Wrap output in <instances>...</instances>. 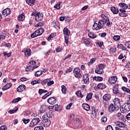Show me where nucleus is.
<instances>
[{
    "instance_id": "e2e57ef3",
    "label": "nucleus",
    "mask_w": 130,
    "mask_h": 130,
    "mask_svg": "<svg viewBox=\"0 0 130 130\" xmlns=\"http://www.w3.org/2000/svg\"><path fill=\"white\" fill-rule=\"evenodd\" d=\"M30 84H31V85H36V84H40V83L38 82V81L36 80H34L33 81H31Z\"/></svg>"
},
{
    "instance_id": "e433bc0d",
    "label": "nucleus",
    "mask_w": 130,
    "mask_h": 130,
    "mask_svg": "<svg viewBox=\"0 0 130 130\" xmlns=\"http://www.w3.org/2000/svg\"><path fill=\"white\" fill-rule=\"evenodd\" d=\"M26 3L29 6L35 4V0H26Z\"/></svg>"
},
{
    "instance_id": "9d476101",
    "label": "nucleus",
    "mask_w": 130,
    "mask_h": 130,
    "mask_svg": "<svg viewBox=\"0 0 130 130\" xmlns=\"http://www.w3.org/2000/svg\"><path fill=\"white\" fill-rule=\"evenodd\" d=\"M115 125H116V126H118V127H120L121 128H124L126 126V124L125 123H124L123 122H120L118 121H117L114 122Z\"/></svg>"
},
{
    "instance_id": "774afa93",
    "label": "nucleus",
    "mask_w": 130,
    "mask_h": 130,
    "mask_svg": "<svg viewBox=\"0 0 130 130\" xmlns=\"http://www.w3.org/2000/svg\"><path fill=\"white\" fill-rule=\"evenodd\" d=\"M126 68H127V69H128V70H130V62L129 61H128L127 62Z\"/></svg>"
},
{
    "instance_id": "58836bf2",
    "label": "nucleus",
    "mask_w": 130,
    "mask_h": 130,
    "mask_svg": "<svg viewBox=\"0 0 130 130\" xmlns=\"http://www.w3.org/2000/svg\"><path fill=\"white\" fill-rule=\"evenodd\" d=\"M61 91L63 94H67V87H66V86L62 85L61 86Z\"/></svg>"
},
{
    "instance_id": "4c0bfd02",
    "label": "nucleus",
    "mask_w": 130,
    "mask_h": 130,
    "mask_svg": "<svg viewBox=\"0 0 130 130\" xmlns=\"http://www.w3.org/2000/svg\"><path fill=\"white\" fill-rule=\"evenodd\" d=\"M117 47L119 49H121L122 50H126V48L124 47L123 45L122 44L118 45Z\"/></svg>"
},
{
    "instance_id": "f704fd0d",
    "label": "nucleus",
    "mask_w": 130,
    "mask_h": 130,
    "mask_svg": "<svg viewBox=\"0 0 130 130\" xmlns=\"http://www.w3.org/2000/svg\"><path fill=\"white\" fill-rule=\"evenodd\" d=\"M76 95L78 97V98H83V96L82 95V92L79 90L76 92Z\"/></svg>"
},
{
    "instance_id": "f03ea898",
    "label": "nucleus",
    "mask_w": 130,
    "mask_h": 130,
    "mask_svg": "<svg viewBox=\"0 0 130 130\" xmlns=\"http://www.w3.org/2000/svg\"><path fill=\"white\" fill-rule=\"evenodd\" d=\"M31 16H35V20L37 22H40V21L43 20V14L37 12V11H35L32 12Z\"/></svg>"
},
{
    "instance_id": "a19ab883",
    "label": "nucleus",
    "mask_w": 130,
    "mask_h": 130,
    "mask_svg": "<svg viewBox=\"0 0 130 130\" xmlns=\"http://www.w3.org/2000/svg\"><path fill=\"white\" fill-rule=\"evenodd\" d=\"M18 107H16L13 110L9 111V113H10L11 114H13V113H15V112H17V110H18Z\"/></svg>"
},
{
    "instance_id": "bf43d9fd",
    "label": "nucleus",
    "mask_w": 130,
    "mask_h": 130,
    "mask_svg": "<svg viewBox=\"0 0 130 130\" xmlns=\"http://www.w3.org/2000/svg\"><path fill=\"white\" fill-rule=\"evenodd\" d=\"M107 35V34L106 32H103L102 34H101L99 35V36H101V37H102L103 38L105 37Z\"/></svg>"
},
{
    "instance_id": "6e6d98bb",
    "label": "nucleus",
    "mask_w": 130,
    "mask_h": 130,
    "mask_svg": "<svg viewBox=\"0 0 130 130\" xmlns=\"http://www.w3.org/2000/svg\"><path fill=\"white\" fill-rule=\"evenodd\" d=\"M53 84H54V82L53 81H50L49 79L47 83L48 86H51V85H53Z\"/></svg>"
},
{
    "instance_id": "aec40b11",
    "label": "nucleus",
    "mask_w": 130,
    "mask_h": 130,
    "mask_svg": "<svg viewBox=\"0 0 130 130\" xmlns=\"http://www.w3.org/2000/svg\"><path fill=\"white\" fill-rule=\"evenodd\" d=\"M26 89V86L24 85H21L17 88V92H23L24 90Z\"/></svg>"
},
{
    "instance_id": "0eeeda50",
    "label": "nucleus",
    "mask_w": 130,
    "mask_h": 130,
    "mask_svg": "<svg viewBox=\"0 0 130 130\" xmlns=\"http://www.w3.org/2000/svg\"><path fill=\"white\" fill-rule=\"evenodd\" d=\"M121 108V110H122L123 112L128 111V110H130V103H124V105L122 106Z\"/></svg>"
},
{
    "instance_id": "bb28decb",
    "label": "nucleus",
    "mask_w": 130,
    "mask_h": 130,
    "mask_svg": "<svg viewBox=\"0 0 130 130\" xmlns=\"http://www.w3.org/2000/svg\"><path fill=\"white\" fill-rule=\"evenodd\" d=\"M63 32L64 35L68 36L71 34V31H70V30H69V28H68V27L64 28L63 29Z\"/></svg>"
},
{
    "instance_id": "864d4df0",
    "label": "nucleus",
    "mask_w": 130,
    "mask_h": 130,
    "mask_svg": "<svg viewBox=\"0 0 130 130\" xmlns=\"http://www.w3.org/2000/svg\"><path fill=\"white\" fill-rule=\"evenodd\" d=\"M95 79H96V81H98V82L103 81V78L102 77L99 76L98 77H95Z\"/></svg>"
},
{
    "instance_id": "5fc2aeb1",
    "label": "nucleus",
    "mask_w": 130,
    "mask_h": 130,
    "mask_svg": "<svg viewBox=\"0 0 130 130\" xmlns=\"http://www.w3.org/2000/svg\"><path fill=\"white\" fill-rule=\"evenodd\" d=\"M25 71L26 72H31V71L33 70H32V68L30 67V66H27L25 68Z\"/></svg>"
},
{
    "instance_id": "680f3d73",
    "label": "nucleus",
    "mask_w": 130,
    "mask_h": 130,
    "mask_svg": "<svg viewBox=\"0 0 130 130\" xmlns=\"http://www.w3.org/2000/svg\"><path fill=\"white\" fill-rule=\"evenodd\" d=\"M119 15L120 17H126V14L124 13H119Z\"/></svg>"
},
{
    "instance_id": "6e6552de",
    "label": "nucleus",
    "mask_w": 130,
    "mask_h": 130,
    "mask_svg": "<svg viewBox=\"0 0 130 130\" xmlns=\"http://www.w3.org/2000/svg\"><path fill=\"white\" fill-rule=\"evenodd\" d=\"M117 110H119V108L115 105H113V104H110V106L109 107V112H113V111H117Z\"/></svg>"
},
{
    "instance_id": "ea45409f",
    "label": "nucleus",
    "mask_w": 130,
    "mask_h": 130,
    "mask_svg": "<svg viewBox=\"0 0 130 130\" xmlns=\"http://www.w3.org/2000/svg\"><path fill=\"white\" fill-rule=\"evenodd\" d=\"M97 116V112L95 110H93L91 113V117L92 118H95Z\"/></svg>"
},
{
    "instance_id": "b1692460",
    "label": "nucleus",
    "mask_w": 130,
    "mask_h": 130,
    "mask_svg": "<svg viewBox=\"0 0 130 130\" xmlns=\"http://www.w3.org/2000/svg\"><path fill=\"white\" fill-rule=\"evenodd\" d=\"M111 11H112V13L115 14H118V12H119L118 9L115 7H112L111 8Z\"/></svg>"
},
{
    "instance_id": "6ab92c4d",
    "label": "nucleus",
    "mask_w": 130,
    "mask_h": 130,
    "mask_svg": "<svg viewBox=\"0 0 130 130\" xmlns=\"http://www.w3.org/2000/svg\"><path fill=\"white\" fill-rule=\"evenodd\" d=\"M83 43L85 44V45H90L91 44V41H90V39H88L86 38H83L82 39Z\"/></svg>"
},
{
    "instance_id": "c9c22d12",
    "label": "nucleus",
    "mask_w": 130,
    "mask_h": 130,
    "mask_svg": "<svg viewBox=\"0 0 130 130\" xmlns=\"http://www.w3.org/2000/svg\"><path fill=\"white\" fill-rule=\"evenodd\" d=\"M47 92H48V91L45 89H40L39 90V95H42V94H44V93H47Z\"/></svg>"
},
{
    "instance_id": "13d9d810",
    "label": "nucleus",
    "mask_w": 130,
    "mask_h": 130,
    "mask_svg": "<svg viewBox=\"0 0 130 130\" xmlns=\"http://www.w3.org/2000/svg\"><path fill=\"white\" fill-rule=\"evenodd\" d=\"M71 72H73V69L71 68H69L67 70L66 72V74H69V73H71Z\"/></svg>"
},
{
    "instance_id": "09e8293b",
    "label": "nucleus",
    "mask_w": 130,
    "mask_h": 130,
    "mask_svg": "<svg viewBox=\"0 0 130 130\" xmlns=\"http://www.w3.org/2000/svg\"><path fill=\"white\" fill-rule=\"evenodd\" d=\"M110 52H112V53L116 52V48L114 47H112L110 49Z\"/></svg>"
},
{
    "instance_id": "a211bd4d",
    "label": "nucleus",
    "mask_w": 130,
    "mask_h": 130,
    "mask_svg": "<svg viewBox=\"0 0 130 130\" xmlns=\"http://www.w3.org/2000/svg\"><path fill=\"white\" fill-rule=\"evenodd\" d=\"M106 88V85L103 83H100L98 85L97 87H94V89H100V90H103V89H105Z\"/></svg>"
},
{
    "instance_id": "de8ad7c7",
    "label": "nucleus",
    "mask_w": 130,
    "mask_h": 130,
    "mask_svg": "<svg viewBox=\"0 0 130 130\" xmlns=\"http://www.w3.org/2000/svg\"><path fill=\"white\" fill-rule=\"evenodd\" d=\"M113 38L115 41H118L120 39V37L119 36H114Z\"/></svg>"
},
{
    "instance_id": "2eb2a0df",
    "label": "nucleus",
    "mask_w": 130,
    "mask_h": 130,
    "mask_svg": "<svg viewBox=\"0 0 130 130\" xmlns=\"http://www.w3.org/2000/svg\"><path fill=\"white\" fill-rule=\"evenodd\" d=\"M83 82H84L85 84L89 83V74H86L83 75Z\"/></svg>"
},
{
    "instance_id": "393cba45",
    "label": "nucleus",
    "mask_w": 130,
    "mask_h": 130,
    "mask_svg": "<svg viewBox=\"0 0 130 130\" xmlns=\"http://www.w3.org/2000/svg\"><path fill=\"white\" fill-rule=\"evenodd\" d=\"M82 108L86 111H89V110H90V106L88 105V104H83L82 105Z\"/></svg>"
},
{
    "instance_id": "412c9836",
    "label": "nucleus",
    "mask_w": 130,
    "mask_h": 130,
    "mask_svg": "<svg viewBox=\"0 0 130 130\" xmlns=\"http://www.w3.org/2000/svg\"><path fill=\"white\" fill-rule=\"evenodd\" d=\"M25 56L26 57H29L31 55V50L30 49H26L24 51Z\"/></svg>"
},
{
    "instance_id": "0e129e2a",
    "label": "nucleus",
    "mask_w": 130,
    "mask_h": 130,
    "mask_svg": "<svg viewBox=\"0 0 130 130\" xmlns=\"http://www.w3.org/2000/svg\"><path fill=\"white\" fill-rule=\"evenodd\" d=\"M64 40H65V43L66 44H69V37H64Z\"/></svg>"
},
{
    "instance_id": "39448f33",
    "label": "nucleus",
    "mask_w": 130,
    "mask_h": 130,
    "mask_svg": "<svg viewBox=\"0 0 130 130\" xmlns=\"http://www.w3.org/2000/svg\"><path fill=\"white\" fill-rule=\"evenodd\" d=\"M103 69H104V64H101L96 69H95V73L100 75L103 74V73H104V71H103Z\"/></svg>"
},
{
    "instance_id": "4468645a",
    "label": "nucleus",
    "mask_w": 130,
    "mask_h": 130,
    "mask_svg": "<svg viewBox=\"0 0 130 130\" xmlns=\"http://www.w3.org/2000/svg\"><path fill=\"white\" fill-rule=\"evenodd\" d=\"M47 102L48 103H49V104L53 105L56 103V100L55 98L51 97L49 98V99L47 100Z\"/></svg>"
},
{
    "instance_id": "69168bd1",
    "label": "nucleus",
    "mask_w": 130,
    "mask_h": 130,
    "mask_svg": "<svg viewBox=\"0 0 130 130\" xmlns=\"http://www.w3.org/2000/svg\"><path fill=\"white\" fill-rule=\"evenodd\" d=\"M107 130H113L112 126L109 125L107 126Z\"/></svg>"
},
{
    "instance_id": "f8f14e48",
    "label": "nucleus",
    "mask_w": 130,
    "mask_h": 130,
    "mask_svg": "<svg viewBox=\"0 0 130 130\" xmlns=\"http://www.w3.org/2000/svg\"><path fill=\"white\" fill-rule=\"evenodd\" d=\"M102 18H103V19H104L105 23H106L108 27H110L111 24H110L109 18H108V17H107V16H105V15L103 14L102 15Z\"/></svg>"
},
{
    "instance_id": "37998d69",
    "label": "nucleus",
    "mask_w": 130,
    "mask_h": 130,
    "mask_svg": "<svg viewBox=\"0 0 130 130\" xmlns=\"http://www.w3.org/2000/svg\"><path fill=\"white\" fill-rule=\"evenodd\" d=\"M101 122L103 123H106V121H107V117H105V116H103L101 119Z\"/></svg>"
},
{
    "instance_id": "c756f323",
    "label": "nucleus",
    "mask_w": 130,
    "mask_h": 130,
    "mask_svg": "<svg viewBox=\"0 0 130 130\" xmlns=\"http://www.w3.org/2000/svg\"><path fill=\"white\" fill-rule=\"evenodd\" d=\"M48 117H50V115H49V112L45 113L43 116V120L45 119H48Z\"/></svg>"
},
{
    "instance_id": "f257e3e1",
    "label": "nucleus",
    "mask_w": 130,
    "mask_h": 130,
    "mask_svg": "<svg viewBox=\"0 0 130 130\" xmlns=\"http://www.w3.org/2000/svg\"><path fill=\"white\" fill-rule=\"evenodd\" d=\"M104 25H105V21L104 19H101L98 22V23H94L92 29L93 30H96L97 31L102 29V28H103Z\"/></svg>"
},
{
    "instance_id": "4d7b16f0",
    "label": "nucleus",
    "mask_w": 130,
    "mask_h": 130,
    "mask_svg": "<svg viewBox=\"0 0 130 130\" xmlns=\"http://www.w3.org/2000/svg\"><path fill=\"white\" fill-rule=\"evenodd\" d=\"M73 105V103H70L69 105L66 106V109H71V107Z\"/></svg>"
},
{
    "instance_id": "8fccbe9b",
    "label": "nucleus",
    "mask_w": 130,
    "mask_h": 130,
    "mask_svg": "<svg viewBox=\"0 0 130 130\" xmlns=\"http://www.w3.org/2000/svg\"><path fill=\"white\" fill-rule=\"evenodd\" d=\"M22 121H23V122H24V123H25V124H27V123H28L29 122V121H30V119L23 118V119H22Z\"/></svg>"
},
{
    "instance_id": "20e7f679",
    "label": "nucleus",
    "mask_w": 130,
    "mask_h": 130,
    "mask_svg": "<svg viewBox=\"0 0 130 130\" xmlns=\"http://www.w3.org/2000/svg\"><path fill=\"white\" fill-rule=\"evenodd\" d=\"M40 122V119L38 117H36L32 119V121L29 124V127H34L36 124Z\"/></svg>"
},
{
    "instance_id": "dca6fc26",
    "label": "nucleus",
    "mask_w": 130,
    "mask_h": 130,
    "mask_svg": "<svg viewBox=\"0 0 130 130\" xmlns=\"http://www.w3.org/2000/svg\"><path fill=\"white\" fill-rule=\"evenodd\" d=\"M113 101L115 106H116L120 109L121 106H120V101H119V99L115 98Z\"/></svg>"
},
{
    "instance_id": "72a5a7b5",
    "label": "nucleus",
    "mask_w": 130,
    "mask_h": 130,
    "mask_svg": "<svg viewBox=\"0 0 130 130\" xmlns=\"http://www.w3.org/2000/svg\"><path fill=\"white\" fill-rule=\"evenodd\" d=\"M61 2H58L54 6V9H56V10H60V5Z\"/></svg>"
},
{
    "instance_id": "3c124183",
    "label": "nucleus",
    "mask_w": 130,
    "mask_h": 130,
    "mask_svg": "<svg viewBox=\"0 0 130 130\" xmlns=\"http://www.w3.org/2000/svg\"><path fill=\"white\" fill-rule=\"evenodd\" d=\"M49 80V79H45L44 80H43V81H41V82H39L40 84H42V85H43V84H48V81Z\"/></svg>"
},
{
    "instance_id": "79ce46f5",
    "label": "nucleus",
    "mask_w": 130,
    "mask_h": 130,
    "mask_svg": "<svg viewBox=\"0 0 130 130\" xmlns=\"http://www.w3.org/2000/svg\"><path fill=\"white\" fill-rule=\"evenodd\" d=\"M22 100V98H17L16 99H14L12 101V103H16V102H19V101H21Z\"/></svg>"
},
{
    "instance_id": "052dcab7",
    "label": "nucleus",
    "mask_w": 130,
    "mask_h": 130,
    "mask_svg": "<svg viewBox=\"0 0 130 130\" xmlns=\"http://www.w3.org/2000/svg\"><path fill=\"white\" fill-rule=\"evenodd\" d=\"M7 126L6 125H2L0 127V130H7Z\"/></svg>"
},
{
    "instance_id": "f3484780",
    "label": "nucleus",
    "mask_w": 130,
    "mask_h": 130,
    "mask_svg": "<svg viewBox=\"0 0 130 130\" xmlns=\"http://www.w3.org/2000/svg\"><path fill=\"white\" fill-rule=\"evenodd\" d=\"M43 122L44 124V126L46 127H47L48 126H49V125H50V124L51 123V121H50V119H47L43 120Z\"/></svg>"
},
{
    "instance_id": "c85d7f7f",
    "label": "nucleus",
    "mask_w": 130,
    "mask_h": 130,
    "mask_svg": "<svg viewBox=\"0 0 130 130\" xmlns=\"http://www.w3.org/2000/svg\"><path fill=\"white\" fill-rule=\"evenodd\" d=\"M12 87V84L11 83H7L3 88V90L6 91V90H8V89H10Z\"/></svg>"
},
{
    "instance_id": "c03bdc74",
    "label": "nucleus",
    "mask_w": 130,
    "mask_h": 130,
    "mask_svg": "<svg viewBox=\"0 0 130 130\" xmlns=\"http://www.w3.org/2000/svg\"><path fill=\"white\" fill-rule=\"evenodd\" d=\"M124 45L126 48L129 49H130V41L125 42L124 43Z\"/></svg>"
},
{
    "instance_id": "ddd939ff",
    "label": "nucleus",
    "mask_w": 130,
    "mask_h": 130,
    "mask_svg": "<svg viewBox=\"0 0 130 130\" xmlns=\"http://www.w3.org/2000/svg\"><path fill=\"white\" fill-rule=\"evenodd\" d=\"M113 91L114 94L116 95H119L120 97H121L122 96V94H121L120 92H119V90H118V88L117 86H114L113 87Z\"/></svg>"
},
{
    "instance_id": "9b49d317",
    "label": "nucleus",
    "mask_w": 130,
    "mask_h": 130,
    "mask_svg": "<svg viewBox=\"0 0 130 130\" xmlns=\"http://www.w3.org/2000/svg\"><path fill=\"white\" fill-rule=\"evenodd\" d=\"M2 14L4 17H7V16H9V15L11 14V9H10L9 8L4 9L2 11Z\"/></svg>"
},
{
    "instance_id": "7ed1b4c3",
    "label": "nucleus",
    "mask_w": 130,
    "mask_h": 130,
    "mask_svg": "<svg viewBox=\"0 0 130 130\" xmlns=\"http://www.w3.org/2000/svg\"><path fill=\"white\" fill-rule=\"evenodd\" d=\"M44 32V28L41 27L36 30L34 33H32L30 37L31 38H35V37H37V36H40V35H42V34Z\"/></svg>"
},
{
    "instance_id": "a878e982",
    "label": "nucleus",
    "mask_w": 130,
    "mask_h": 130,
    "mask_svg": "<svg viewBox=\"0 0 130 130\" xmlns=\"http://www.w3.org/2000/svg\"><path fill=\"white\" fill-rule=\"evenodd\" d=\"M88 37L91 39H95L97 37V35L94 34V32H90L88 34Z\"/></svg>"
},
{
    "instance_id": "1a4fd4ad",
    "label": "nucleus",
    "mask_w": 130,
    "mask_h": 130,
    "mask_svg": "<svg viewBox=\"0 0 130 130\" xmlns=\"http://www.w3.org/2000/svg\"><path fill=\"white\" fill-rule=\"evenodd\" d=\"M117 81V77L116 76L111 77L108 79V82L109 84L112 85L113 84H115Z\"/></svg>"
},
{
    "instance_id": "603ef678",
    "label": "nucleus",
    "mask_w": 130,
    "mask_h": 130,
    "mask_svg": "<svg viewBox=\"0 0 130 130\" xmlns=\"http://www.w3.org/2000/svg\"><path fill=\"white\" fill-rule=\"evenodd\" d=\"M4 54L5 56H7V57H10V56H11L12 53H8V52H4Z\"/></svg>"
},
{
    "instance_id": "49530a36",
    "label": "nucleus",
    "mask_w": 130,
    "mask_h": 130,
    "mask_svg": "<svg viewBox=\"0 0 130 130\" xmlns=\"http://www.w3.org/2000/svg\"><path fill=\"white\" fill-rule=\"evenodd\" d=\"M44 129V128L42 126H38L37 127H35L34 128V130H43Z\"/></svg>"
},
{
    "instance_id": "cd10ccee",
    "label": "nucleus",
    "mask_w": 130,
    "mask_h": 130,
    "mask_svg": "<svg viewBox=\"0 0 130 130\" xmlns=\"http://www.w3.org/2000/svg\"><path fill=\"white\" fill-rule=\"evenodd\" d=\"M24 15V14L22 13L18 16L17 19L18 21H24L25 20V15Z\"/></svg>"
},
{
    "instance_id": "423d86ee",
    "label": "nucleus",
    "mask_w": 130,
    "mask_h": 130,
    "mask_svg": "<svg viewBox=\"0 0 130 130\" xmlns=\"http://www.w3.org/2000/svg\"><path fill=\"white\" fill-rule=\"evenodd\" d=\"M73 72L76 78H77V79H81L82 74H81V70H80V69L75 68L74 69Z\"/></svg>"
},
{
    "instance_id": "5701e85b",
    "label": "nucleus",
    "mask_w": 130,
    "mask_h": 130,
    "mask_svg": "<svg viewBox=\"0 0 130 130\" xmlns=\"http://www.w3.org/2000/svg\"><path fill=\"white\" fill-rule=\"evenodd\" d=\"M103 98L105 101H109L111 98V96L109 94H106L103 96Z\"/></svg>"
},
{
    "instance_id": "338daca9",
    "label": "nucleus",
    "mask_w": 130,
    "mask_h": 130,
    "mask_svg": "<svg viewBox=\"0 0 130 130\" xmlns=\"http://www.w3.org/2000/svg\"><path fill=\"white\" fill-rule=\"evenodd\" d=\"M126 118L127 120H130V113H128L126 115Z\"/></svg>"
},
{
    "instance_id": "7c9ffc66",
    "label": "nucleus",
    "mask_w": 130,
    "mask_h": 130,
    "mask_svg": "<svg viewBox=\"0 0 130 130\" xmlns=\"http://www.w3.org/2000/svg\"><path fill=\"white\" fill-rule=\"evenodd\" d=\"M35 64H36V61L35 60L30 61L28 62V66L29 68H31V69L32 67L35 66Z\"/></svg>"
},
{
    "instance_id": "a18cd8bd",
    "label": "nucleus",
    "mask_w": 130,
    "mask_h": 130,
    "mask_svg": "<svg viewBox=\"0 0 130 130\" xmlns=\"http://www.w3.org/2000/svg\"><path fill=\"white\" fill-rule=\"evenodd\" d=\"M43 74L42 71H38L35 73V77H39Z\"/></svg>"
},
{
    "instance_id": "4be33fe9",
    "label": "nucleus",
    "mask_w": 130,
    "mask_h": 130,
    "mask_svg": "<svg viewBox=\"0 0 130 130\" xmlns=\"http://www.w3.org/2000/svg\"><path fill=\"white\" fill-rule=\"evenodd\" d=\"M119 7L124 10H127V9H128V6H127V5L123 3L119 4Z\"/></svg>"
},
{
    "instance_id": "2f4dec72",
    "label": "nucleus",
    "mask_w": 130,
    "mask_h": 130,
    "mask_svg": "<svg viewBox=\"0 0 130 130\" xmlns=\"http://www.w3.org/2000/svg\"><path fill=\"white\" fill-rule=\"evenodd\" d=\"M92 96H93V93L90 92L86 96V101H89L92 99Z\"/></svg>"
},
{
    "instance_id": "473e14b6",
    "label": "nucleus",
    "mask_w": 130,
    "mask_h": 130,
    "mask_svg": "<svg viewBox=\"0 0 130 130\" xmlns=\"http://www.w3.org/2000/svg\"><path fill=\"white\" fill-rule=\"evenodd\" d=\"M96 58H92L90 59V61L87 63L88 66H91V64H93L95 61H96Z\"/></svg>"
}]
</instances>
